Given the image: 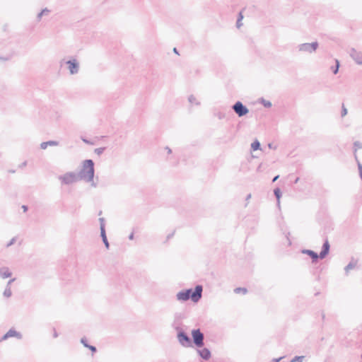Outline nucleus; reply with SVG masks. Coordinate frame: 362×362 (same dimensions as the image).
I'll list each match as a JSON object with an SVG mask.
<instances>
[{
  "mask_svg": "<svg viewBox=\"0 0 362 362\" xmlns=\"http://www.w3.org/2000/svg\"><path fill=\"white\" fill-rule=\"evenodd\" d=\"M243 13H240L239 14V18L238 20V22H237V26L239 28L240 27L241 25V23H240V21L243 20Z\"/></svg>",
  "mask_w": 362,
  "mask_h": 362,
  "instance_id": "obj_21",
  "label": "nucleus"
},
{
  "mask_svg": "<svg viewBox=\"0 0 362 362\" xmlns=\"http://www.w3.org/2000/svg\"><path fill=\"white\" fill-rule=\"evenodd\" d=\"M68 64H69V69L70 70V72L71 74H74L77 71V65L75 62H68Z\"/></svg>",
  "mask_w": 362,
  "mask_h": 362,
  "instance_id": "obj_14",
  "label": "nucleus"
},
{
  "mask_svg": "<svg viewBox=\"0 0 362 362\" xmlns=\"http://www.w3.org/2000/svg\"><path fill=\"white\" fill-rule=\"evenodd\" d=\"M202 286H197L195 290L194 291H192V293L189 294V298L193 302H197L202 297Z\"/></svg>",
  "mask_w": 362,
  "mask_h": 362,
  "instance_id": "obj_4",
  "label": "nucleus"
},
{
  "mask_svg": "<svg viewBox=\"0 0 362 362\" xmlns=\"http://www.w3.org/2000/svg\"><path fill=\"white\" fill-rule=\"evenodd\" d=\"M354 59L358 64H362V54L360 52H354L352 54Z\"/></svg>",
  "mask_w": 362,
  "mask_h": 362,
  "instance_id": "obj_12",
  "label": "nucleus"
},
{
  "mask_svg": "<svg viewBox=\"0 0 362 362\" xmlns=\"http://www.w3.org/2000/svg\"><path fill=\"white\" fill-rule=\"evenodd\" d=\"M82 176L88 181H92L94 176V164L92 160H86L83 162L81 170Z\"/></svg>",
  "mask_w": 362,
  "mask_h": 362,
  "instance_id": "obj_1",
  "label": "nucleus"
},
{
  "mask_svg": "<svg viewBox=\"0 0 362 362\" xmlns=\"http://www.w3.org/2000/svg\"><path fill=\"white\" fill-rule=\"evenodd\" d=\"M318 44L317 42L313 43H305L301 46V50L305 52H312L315 51L317 48Z\"/></svg>",
  "mask_w": 362,
  "mask_h": 362,
  "instance_id": "obj_6",
  "label": "nucleus"
},
{
  "mask_svg": "<svg viewBox=\"0 0 362 362\" xmlns=\"http://www.w3.org/2000/svg\"><path fill=\"white\" fill-rule=\"evenodd\" d=\"M303 357H296V358L293 359L291 362H302Z\"/></svg>",
  "mask_w": 362,
  "mask_h": 362,
  "instance_id": "obj_24",
  "label": "nucleus"
},
{
  "mask_svg": "<svg viewBox=\"0 0 362 362\" xmlns=\"http://www.w3.org/2000/svg\"><path fill=\"white\" fill-rule=\"evenodd\" d=\"M58 144L56 141H51L47 142H43L40 144L41 148L46 149L48 146H57Z\"/></svg>",
  "mask_w": 362,
  "mask_h": 362,
  "instance_id": "obj_13",
  "label": "nucleus"
},
{
  "mask_svg": "<svg viewBox=\"0 0 362 362\" xmlns=\"http://www.w3.org/2000/svg\"><path fill=\"white\" fill-rule=\"evenodd\" d=\"M279 176H276L274 179H273V182H275L276 180H277Z\"/></svg>",
  "mask_w": 362,
  "mask_h": 362,
  "instance_id": "obj_29",
  "label": "nucleus"
},
{
  "mask_svg": "<svg viewBox=\"0 0 362 362\" xmlns=\"http://www.w3.org/2000/svg\"><path fill=\"white\" fill-rule=\"evenodd\" d=\"M45 12H48L47 10H44L42 11L40 14H39V16L40 17Z\"/></svg>",
  "mask_w": 362,
  "mask_h": 362,
  "instance_id": "obj_28",
  "label": "nucleus"
},
{
  "mask_svg": "<svg viewBox=\"0 0 362 362\" xmlns=\"http://www.w3.org/2000/svg\"><path fill=\"white\" fill-rule=\"evenodd\" d=\"M61 180L64 184H70L76 180V176L73 173H68L62 176Z\"/></svg>",
  "mask_w": 362,
  "mask_h": 362,
  "instance_id": "obj_8",
  "label": "nucleus"
},
{
  "mask_svg": "<svg viewBox=\"0 0 362 362\" xmlns=\"http://www.w3.org/2000/svg\"><path fill=\"white\" fill-rule=\"evenodd\" d=\"M279 360H280V359H274V361L275 362H279Z\"/></svg>",
  "mask_w": 362,
  "mask_h": 362,
  "instance_id": "obj_31",
  "label": "nucleus"
},
{
  "mask_svg": "<svg viewBox=\"0 0 362 362\" xmlns=\"http://www.w3.org/2000/svg\"><path fill=\"white\" fill-rule=\"evenodd\" d=\"M358 170H359L360 176L362 179V165L361 164L358 165Z\"/></svg>",
  "mask_w": 362,
  "mask_h": 362,
  "instance_id": "obj_27",
  "label": "nucleus"
},
{
  "mask_svg": "<svg viewBox=\"0 0 362 362\" xmlns=\"http://www.w3.org/2000/svg\"><path fill=\"white\" fill-rule=\"evenodd\" d=\"M101 235H102V237H103V240L107 248L109 247V243L107 242V237L105 235V230L103 228H101Z\"/></svg>",
  "mask_w": 362,
  "mask_h": 362,
  "instance_id": "obj_16",
  "label": "nucleus"
},
{
  "mask_svg": "<svg viewBox=\"0 0 362 362\" xmlns=\"http://www.w3.org/2000/svg\"><path fill=\"white\" fill-rule=\"evenodd\" d=\"M54 337H57V334H56V332H54Z\"/></svg>",
  "mask_w": 362,
  "mask_h": 362,
  "instance_id": "obj_30",
  "label": "nucleus"
},
{
  "mask_svg": "<svg viewBox=\"0 0 362 362\" xmlns=\"http://www.w3.org/2000/svg\"><path fill=\"white\" fill-rule=\"evenodd\" d=\"M192 293V289H187L179 292L177 294V298L180 300L185 301L189 299V294Z\"/></svg>",
  "mask_w": 362,
  "mask_h": 362,
  "instance_id": "obj_7",
  "label": "nucleus"
},
{
  "mask_svg": "<svg viewBox=\"0 0 362 362\" xmlns=\"http://www.w3.org/2000/svg\"><path fill=\"white\" fill-rule=\"evenodd\" d=\"M274 194L277 198L278 200H279L280 197H281V192H280V189H276L274 190Z\"/></svg>",
  "mask_w": 362,
  "mask_h": 362,
  "instance_id": "obj_22",
  "label": "nucleus"
},
{
  "mask_svg": "<svg viewBox=\"0 0 362 362\" xmlns=\"http://www.w3.org/2000/svg\"><path fill=\"white\" fill-rule=\"evenodd\" d=\"M233 110L239 117H242L248 113V109L245 107L241 102H237L233 105Z\"/></svg>",
  "mask_w": 362,
  "mask_h": 362,
  "instance_id": "obj_3",
  "label": "nucleus"
},
{
  "mask_svg": "<svg viewBox=\"0 0 362 362\" xmlns=\"http://www.w3.org/2000/svg\"><path fill=\"white\" fill-rule=\"evenodd\" d=\"M11 276V273L8 268L4 267L0 269V277L7 279Z\"/></svg>",
  "mask_w": 362,
  "mask_h": 362,
  "instance_id": "obj_10",
  "label": "nucleus"
},
{
  "mask_svg": "<svg viewBox=\"0 0 362 362\" xmlns=\"http://www.w3.org/2000/svg\"><path fill=\"white\" fill-rule=\"evenodd\" d=\"M192 336L194 344L198 347H202L204 345V335L199 329H194L192 331Z\"/></svg>",
  "mask_w": 362,
  "mask_h": 362,
  "instance_id": "obj_2",
  "label": "nucleus"
},
{
  "mask_svg": "<svg viewBox=\"0 0 362 362\" xmlns=\"http://www.w3.org/2000/svg\"><path fill=\"white\" fill-rule=\"evenodd\" d=\"M335 64H336L335 68L333 69V72L334 74H336L338 72L339 67V62L337 59H336Z\"/></svg>",
  "mask_w": 362,
  "mask_h": 362,
  "instance_id": "obj_20",
  "label": "nucleus"
},
{
  "mask_svg": "<svg viewBox=\"0 0 362 362\" xmlns=\"http://www.w3.org/2000/svg\"><path fill=\"white\" fill-rule=\"evenodd\" d=\"M303 252L310 256L315 261L317 260V259L318 258V255L312 250H304Z\"/></svg>",
  "mask_w": 362,
  "mask_h": 362,
  "instance_id": "obj_15",
  "label": "nucleus"
},
{
  "mask_svg": "<svg viewBox=\"0 0 362 362\" xmlns=\"http://www.w3.org/2000/svg\"><path fill=\"white\" fill-rule=\"evenodd\" d=\"M235 293L237 294H246L247 291L245 288H237L234 290Z\"/></svg>",
  "mask_w": 362,
  "mask_h": 362,
  "instance_id": "obj_17",
  "label": "nucleus"
},
{
  "mask_svg": "<svg viewBox=\"0 0 362 362\" xmlns=\"http://www.w3.org/2000/svg\"><path fill=\"white\" fill-rule=\"evenodd\" d=\"M329 250V244L328 241L327 240V241H325V243L323 245V248H322V252L320 254V257L321 259H323L328 254Z\"/></svg>",
  "mask_w": 362,
  "mask_h": 362,
  "instance_id": "obj_9",
  "label": "nucleus"
},
{
  "mask_svg": "<svg viewBox=\"0 0 362 362\" xmlns=\"http://www.w3.org/2000/svg\"><path fill=\"white\" fill-rule=\"evenodd\" d=\"M259 146H260L259 142L257 141H254L251 145V147L253 151H256V150L259 149Z\"/></svg>",
  "mask_w": 362,
  "mask_h": 362,
  "instance_id": "obj_18",
  "label": "nucleus"
},
{
  "mask_svg": "<svg viewBox=\"0 0 362 362\" xmlns=\"http://www.w3.org/2000/svg\"><path fill=\"white\" fill-rule=\"evenodd\" d=\"M346 114H347V110H346V108L344 107V105H343V106H342V112H341V115H342V116H345Z\"/></svg>",
  "mask_w": 362,
  "mask_h": 362,
  "instance_id": "obj_25",
  "label": "nucleus"
},
{
  "mask_svg": "<svg viewBox=\"0 0 362 362\" xmlns=\"http://www.w3.org/2000/svg\"><path fill=\"white\" fill-rule=\"evenodd\" d=\"M200 356L204 359H209L211 357V353L209 349H203L199 351Z\"/></svg>",
  "mask_w": 362,
  "mask_h": 362,
  "instance_id": "obj_11",
  "label": "nucleus"
},
{
  "mask_svg": "<svg viewBox=\"0 0 362 362\" xmlns=\"http://www.w3.org/2000/svg\"><path fill=\"white\" fill-rule=\"evenodd\" d=\"M177 338L182 345L185 346H189L191 345L189 338L185 333H179L177 335Z\"/></svg>",
  "mask_w": 362,
  "mask_h": 362,
  "instance_id": "obj_5",
  "label": "nucleus"
},
{
  "mask_svg": "<svg viewBox=\"0 0 362 362\" xmlns=\"http://www.w3.org/2000/svg\"><path fill=\"white\" fill-rule=\"evenodd\" d=\"M86 346L88 347L93 352H95L96 351V349L95 346H88L85 344Z\"/></svg>",
  "mask_w": 362,
  "mask_h": 362,
  "instance_id": "obj_26",
  "label": "nucleus"
},
{
  "mask_svg": "<svg viewBox=\"0 0 362 362\" xmlns=\"http://www.w3.org/2000/svg\"><path fill=\"white\" fill-rule=\"evenodd\" d=\"M4 296H6V298H8L11 296V291L9 288L5 289L4 292Z\"/></svg>",
  "mask_w": 362,
  "mask_h": 362,
  "instance_id": "obj_19",
  "label": "nucleus"
},
{
  "mask_svg": "<svg viewBox=\"0 0 362 362\" xmlns=\"http://www.w3.org/2000/svg\"><path fill=\"white\" fill-rule=\"evenodd\" d=\"M14 334V332H12V331H9L8 333H6L4 337V339H6L7 337H11V336H13Z\"/></svg>",
  "mask_w": 362,
  "mask_h": 362,
  "instance_id": "obj_23",
  "label": "nucleus"
}]
</instances>
